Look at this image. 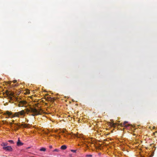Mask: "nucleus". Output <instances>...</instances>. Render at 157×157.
<instances>
[{
  "label": "nucleus",
  "instance_id": "f257e3e1",
  "mask_svg": "<svg viewBox=\"0 0 157 157\" xmlns=\"http://www.w3.org/2000/svg\"><path fill=\"white\" fill-rule=\"evenodd\" d=\"M30 111V112L33 113L31 115L33 116L37 115L40 114V112L35 108H31Z\"/></svg>",
  "mask_w": 157,
  "mask_h": 157
},
{
  "label": "nucleus",
  "instance_id": "f03ea898",
  "mask_svg": "<svg viewBox=\"0 0 157 157\" xmlns=\"http://www.w3.org/2000/svg\"><path fill=\"white\" fill-rule=\"evenodd\" d=\"M25 114V112L24 110H22L19 112L15 113V116L17 117H19V115H24Z\"/></svg>",
  "mask_w": 157,
  "mask_h": 157
},
{
  "label": "nucleus",
  "instance_id": "7ed1b4c3",
  "mask_svg": "<svg viewBox=\"0 0 157 157\" xmlns=\"http://www.w3.org/2000/svg\"><path fill=\"white\" fill-rule=\"evenodd\" d=\"M3 148L6 151H11L12 150V148L10 146H7L6 147H3Z\"/></svg>",
  "mask_w": 157,
  "mask_h": 157
},
{
  "label": "nucleus",
  "instance_id": "20e7f679",
  "mask_svg": "<svg viewBox=\"0 0 157 157\" xmlns=\"http://www.w3.org/2000/svg\"><path fill=\"white\" fill-rule=\"evenodd\" d=\"M128 122L125 121L123 123H121V126L127 128L128 126H130V124H128V125H126V124Z\"/></svg>",
  "mask_w": 157,
  "mask_h": 157
},
{
  "label": "nucleus",
  "instance_id": "39448f33",
  "mask_svg": "<svg viewBox=\"0 0 157 157\" xmlns=\"http://www.w3.org/2000/svg\"><path fill=\"white\" fill-rule=\"evenodd\" d=\"M7 96L11 100H13L11 96H13V94L12 93L9 94L8 92L6 93Z\"/></svg>",
  "mask_w": 157,
  "mask_h": 157
},
{
  "label": "nucleus",
  "instance_id": "423d86ee",
  "mask_svg": "<svg viewBox=\"0 0 157 157\" xmlns=\"http://www.w3.org/2000/svg\"><path fill=\"white\" fill-rule=\"evenodd\" d=\"M18 102L21 103L22 105H25L27 103V102L25 101L22 100L19 101H18Z\"/></svg>",
  "mask_w": 157,
  "mask_h": 157
},
{
  "label": "nucleus",
  "instance_id": "0eeeda50",
  "mask_svg": "<svg viewBox=\"0 0 157 157\" xmlns=\"http://www.w3.org/2000/svg\"><path fill=\"white\" fill-rule=\"evenodd\" d=\"M23 144L20 141V140L19 138L18 140V141L17 142V145L18 146H21Z\"/></svg>",
  "mask_w": 157,
  "mask_h": 157
},
{
  "label": "nucleus",
  "instance_id": "6e6552de",
  "mask_svg": "<svg viewBox=\"0 0 157 157\" xmlns=\"http://www.w3.org/2000/svg\"><path fill=\"white\" fill-rule=\"evenodd\" d=\"M8 115V116H11L12 115V112H9L8 111H7L5 113H4V115Z\"/></svg>",
  "mask_w": 157,
  "mask_h": 157
},
{
  "label": "nucleus",
  "instance_id": "1a4fd4ad",
  "mask_svg": "<svg viewBox=\"0 0 157 157\" xmlns=\"http://www.w3.org/2000/svg\"><path fill=\"white\" fill-rule=\"evenodd\" d=\"M67 148V146L65 145H63L61 147V149L62 150H65Z\"/></svg>",
  "mask_w": 157,
  "mask_h": 157
},
{
  "label": "nucleus",
  "instance_id": "9d476101",
  "mask_svg": "<svg viewBox=\"0 0 157 157\" xmlns=\"http://www.w3.org/2000/svg\"><path fill=\"white\" fill-rule=\"evenodd\" d=\"M8 143H3L2 144H1V145L2 146H3V147H6V146H7V145H8Z\"/></svg>",
  "mask_w": 157,
  "mask_h": 157
},
{
  "label": "nucleus",
  "instance_id": "9b49d317",
  "mask_svg": "<svg viewBox=\"0 0 157 157\" xmlns=\"http://www.w3.org/2000/svg\"><path fill=\"white\" fill-rule=\"evenodd\" d=\"M46 150V149L45 148L42 147L40 149V151H45Z\"/></svg>",
  "mask_w": 157,
  "mask_h": 157
},
{
  "label": "nucleus",
  "instance_id": "f8f14e48",
  "mask_svg": "<svg viewBox=\"0 0 157 157\" xmlns=\"http://www.w3.org/2000/svg\"><path fill=\"white\" fill-rule=\"evenodd\" d=\"M110 125L112 127H114L115 125V124L111 122L110 123Z\"/></svg>",
  "mask_w": 157,
  "mask_h": 157
},
{
  "label": "nucleus",
  "instance_id": "ddd939ff",
  "mask_svg": "<svg viewBox=\"0 0 157 157\" xmlns=\"http://www.w3.org/2000/svg\"><path fill=\"white\" fill-rule=\"evenodd\" d=\"M59 150L58 149H56L54 150L53 151H56L57 152H59Z\"/></svg>",
  "mask_w": 157,
  "mask_h": 157
},
{
  "label": "nucleus",
  "instance_id": "4468645a",
  "mask_svg": "<svg viewBox=\"0 0 157 157\" xmlns=\"http://www.w3.org/2000/svg\"><path fill=\"white\" fill-rule=\"evenodd\" d=\"M21 126H23L24 127V128H26L27 127V125L26 124H21Z\"/></svg>",
  "mask_w": 157,
  "mask_h": 157
},
{
  "label": "nucleus",
  "instance_id": "2eb2a0df",
  "mask_svg": "<svg viewBox=\"0 0 157 157\" xmlns=\"http://www.w3.org/2000/svg\"><path fill=\"white\" fill-rule=\"evenodd\" d=\"M76 150H72L71 149V151L74 153H76Z\"/></svg>",
  "mask_w": 157,
  "mask_h": 157
},
{
  "label": "nucleus",
  "instance_id": "dca6fc26",
  "mask_svg": "<svg viewBox=\"0 0 157 157\" xmlns=\"http://www.w3.org/2000/svg\"><path fill=\"white\" fill-rule=\"evenodd\" d=\"M8 142L11 144H14V143L13 141L12 140H9L8 141Z\"/></svg>",
  "mask_w": 157,
  "mask_h": 157
},
{
  "label": "nucleus",
  "instance_id": "f3484780",
  "mask_svg": "<svg viewBox=\"0 0 157 157\" xmlns=\"http://www.w3.org/2000/svg\"><path fill=\"white\" fill-rule=\"evenodd\" d=\"M18 106L19 107H23V105H21V103H19V104L18 105Z\"/></svg>",
  "mask_w": 157,
  "mask_h": 157
},
{
  "label": "nucleus",
  "instance_id": "a211bd4d",
  "mask_svg": "<svg viewBox=\"0 0 157 157\" xmlns=\"http://www.w3.org/2000/svg\"><path fill=\"white\" fill-rule=\"evenodd\" d=\"M25 110L26 112H30V109H26Z\"/></svg>",
  "mask_w": 157,
  "mask_h": 157
},
{
  "label": "nucleus",
  "instance_id": "6ab92c4d",
  "mask_svg": "<svg viewBox=\"0 0 157 157\" xmlns=\"http://www.w3.org/2000/svg\"><path fill=\"white\" fill-rule=\"evenodd\" d=\"M18 128L19 127H16V128L14 129V130L15 131H17L18 129Z\"/></svg>",
  "mask_w": 157,
  "mask_h": 157
},
{
  "label": "nucleus",
  "instance_id": "aec40b11",
  "mask_svg": "<svg viewBox=\"0 0 157 157\" xmlns=\"http://www.w3.org/2000/svg\"><path fill=\"white\" fill-rule=\"evenodd\" d=\"M86 156L87 157H92V155H86Z\"/></svg>",
  "mask_w": 157,
  "mask_h": 157
},
{
  "label": "nucleus",
  "instance_id": "412c9836",
  "mask_svg": "<svg viewBox=\"0 0 157 157\" xmlns=\"http://www.w3.org/2000/svg\"><path fill=\"white\" fill-rule=\"evenodd\" d=\"M15 124L16 125H17V126H18L19 128H20V126L19 125H18V124H17V123H15Z\"/></svg>",
  "mask_w": 157,
  "mask_h": 157
},
{
  "label": "nucleus",
  "instance_id": "4be33fe9",
  "mask_svg": "<svg viewBox=\"0 0 157 157\" xmlns=\"http://www.w3.org/2000/svg\"><path fill=\"white\" fill-rule=\"evenodd\" d=\"M12 115V116L11 117V118H13V117H16V116H15V114H14V115Z\"/></svg>",
  "mask_w": 157,
  "mask_h": 157
},
{
  "label": "nucleus",
  "instance_id": "5701e85b",
  "mask_svg": "<svg viewBox=\"0 0 157 157\" xmlns=\"http://www.w3.org/2000/svg\"><path fill=\"white\" fill-rule=\"evenodd\" d=\"M13 82L14 83H15L17 82V80H14L13 81Z\"/></svg>",
  "mask_w": 157,
  "mask_h": 157
},
{
  "label": "nucleus",
  "instance_id": "b1692460",
  "mask_svg": "<svg viewBox=\"0 0 157 157\" xmlns=\"http://www.w3.org/2000/svg\"><path fill=\"white\" fill-rule=\"evenodd\" d=\"M14 121L13 120L12 121V123H13V124H15V123H14Z\"/></svg>",
  "mask_w": 157,
  "mask_h": 157
},
{
  "label": "nucleus",
  "instance_id": "393cba45",
  "mask_svg": "<svg viewBox=\"0 0 157 157\" xmlns=\"http://www.w3.org/2000/svg\"><path fill=\"white\" fill-rule=\"evenodd\" d=\"M9 124H10L11 126V125H12L13 124V123H12L10 122V123H9Z\"/></svg>",
  "mask_w": 157,
  "mask_h": 157
},
{
  "label": "nucleus",
  "instance_id": "a878e982",
  "mask_svg": "<svg viewBox=\"0 0 157 157\" xmlns=\"http://www.w3.org/2000/svg\"><path fill=\"white\" fill-rule=\"evenodd\" d=\"M49 147H50V148H52V146H49Z\"/></svg>",
  "mask_w": 157,
  "mask_h": 157
},
{
  "label": "nucleus",
  "instance_id": "bb28decb",
  "mask_svg": "<svg viewBox=\"0 0 157 157\" xmlns=\"http://www.w3.org/2000/svg\"><path fill=\"white\" fill-rule=\"evenodd\" d=\"M6 118H8V117H6Z\"/></svg>",
  "mask_w": 157,
  "mask_h": 157
},
{
  "label": "nucleus",
  "instance_id": "cd10ccee",
  "mask_svg": "<svg viewBox=\"0 0 157 157\" xmlns=\"http://www.w3.org/2000/svg\"><path fill=\"white\" fill-rule=\"evenodd\" d=\"M156 132H157V131Z\"/></svg>",
  "mask_w": 157,
  "mask_h": 157
}]
</instances>
